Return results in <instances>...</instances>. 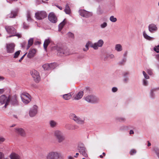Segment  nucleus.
I'll return each mask as SVG.
<instances>
[{
	"label": "nucleus",
	"instance_id": "nucleus-1",
	"mask_svg": "<svg viewBox=\"0 0 159 159\" xmlns=\"http://www.w3.org/2000/svg\"><path fill=\"white\" fill-rule=\"evenodd\" d=\"M45 159H63L61 153L57 151H51L47 153Z\"/></svg>",
	"mask_w": 159,
	"mask_h": 159
},
{
	"label": "nucleus",
	"instance_id": "nucleus-2",
	"mask_svg": "<svg viewBox=\"0 0 159 159\" xmlns=\"http://www.w3.org/2000/svg\"><path fill=\"white\" fill-rule=\"evenodd\" d=\"M5 28L7 33L9 34H12V35H10L9 36L7 37V38H10L14 36H16L19 38L21 37V34L18 33H16V30L13 27L6 26Z\"/></svg>",
	"mask_w": 159,
	"mask_h": 159
},
{
	"label": "nucleus",
	"instance_id": "nucleus-3",
	"mask_svg": "<svg viewBox=\"0 0 159 159\" xmlns=\"http://www.w3.org/2000/svg\"><path fill=\"white\" fill-rule=\"evenodd\" d=\"M53 135L59 143L62 142L65 140V136L62 131L59 130L57 129L54 130Z\"/></svg>",
	"mask_w": 159,
	"mask_h": 159
},
{
	"label": "nucleus",
	"instance_id": "nucleus-4",
	"mask_svg": "<svg viewBox=\"0 0 159 159\" xmlns=\"http://www.w3.org/2000/svg\"><path fill=\"white\" fill-rule=\"evenodd\" d=\"M34 43V38H30L28 41V43L25 41L22 42L20 44V46L22 49L28 50Z\"/></svg>",
	"mask_w": 159,
	"mask_h": 159
},
{
	"label": "nucleus",
	"instance_id": "nucleus-5",
	"mask_svg": "<svg viewBox=\"0 0 159 159\" xmlns=\"http://www.w3.org/2000/svg\"><path fill=\"white\" fill-rule=\"evenodd\" d=\"M84 98L86 102L92 103H97L99 101L98 98L93 95L86 96Z\"/></svg>",
	"mask_w": 159,
	"mask_h": 159
},
{
	"label": "nucleus",
	"instance_id": "nucleus-6",
	"mask_svg": "<svg viewBox=\"0 0 159 159\" xmlns=\"http://www.w3.org/2000/svg\"><path fill=\"white\" fill-rule=\"evenodd\" d=\"M70 118L74 120L76 123L79 125H83L84 123V120L76 116L73 113L70 115Z\"/></svg>",
	"mask_w": 159,
	"mask_h": 159
},
{
	"label": "nucleus",
	"instance_id": "nucleus-7",
	"mask_svg": "<svg viewBox=\"0 0 159 159\" xmlns=\"http://www.w3.org/2000/svg\"><path fill=\"white\" fill-rule=\"evenodd\" d=\"M10 100V97H7L4 95H2L0 97V103L2 104H5L4 106L5 108H6L8 105Z\"/></svg>",
	"mask_w": 159,
	"mask_h": 159
},
{
	"label": "nucleus",
	"instance_id": "nucleus-8",
	"mask_svg": "<svg viewBox=\"0 0 159 159\" xmlns=\"http://www.w3.org/2000/svg\"><path fill=\"white\" fill-rule=\"evenodd\" d=\"M20 97L22 101L25 104H28L31 101V97L27 93H22Z\"/></svg>",
	"mask_w": 159,
	"mask_h": 159
},
{
	"label": "nucleus",
	"instance_id": "nucleus-9",
	"mask_svg": "<svg viewBox=\"0 0 159 159\" xmlns=\"http://www.w3.org/2000/svg\"><path fill=\"white\" fill-rule=\"evenodd\" d=\"M79 14L82 16L88 18L92 16L93 13L92 12L88 11L84 9H80L79 10Z\"/></svg>",
	"mask_w": 159,
	"mask_h": 159
},
{
	"label": "nucleus",
	"instance_id": "nucleus-10",
	"mask_svg": "<svg viewBox=\"0 0 159 159\" xmlns=\"http://www.w3.org/2000/svg\"><path fill=\"white\" fill-rule=\"evenodd\" d=\"M38 111V107L36 105H34L30 109L29 114L30 117H33L37 114Z\"/></svg>",
	"mask_w": 159,
	"mask_h": 159
},
{
	"label": "nucleus",
	"instance_id": "nucleus-11",
	"mask_svg": "<svg viewBox=\"0 0 159 159\" xmlns=\"http://www.w3.org/2000/svg\"><path fill=\"white\" fill-rule=\"evenodd\" d=\"M57 55L59 56H64L72 54L74 53V50H56Z\"/></svg>",
	"mask_w": 159,
	"mask_h": 159
},
{
	"label": "nucleus",
	"instance_id": "nucleus-12",
	"mask_svg": "<svg viewBox=\"0 0 159 159\" xmlns=\"http://www.w3.org/2000/svg\"><path fill=\"white\" fill-rule=\"evenodd\" d=\"M33 78L34 81L36 83L40 80V77L39 73L36 70H34L30 72Z\"/></svg>",
	"mask_w": 159,
	"mask_h": 159
},
{
	"label": "nucleus",
	"instance_id": "nucleus-13",
	"mask_svg": "<svg viewBox=\"0 0 159 159\" xmlns=\"http://www.w3.org/2000/svg\"><path fill=\"white\" fill-rule=\"evenodd\" d=\"M47 16V14L44 11H38L35 13V16L37 19L42 20Z\"/></svg>",
	"mask_w": 159,
	"mask_h": 159
},
{
	"label": "nucleus",
	"instance_id": "nucleus-14",
	"mask_svg": "<svg viewBox=\"0 0 159 159\" xmlns=\"http://www.w3.org/2000/svg\"><path fill=\"white\" fill-rule=\"evenodd\" d=\"M19 11L18 8H16L12 10L11 13L7 15V18H15L16 16L17 15Z\"/></svg>",
	"mask_w": 159,
	"mask_h": 159
},
{
	"label": "nucleus",
	"instance_id": "nucleus-15",
	"mask_svg": "<svg viewBox=\"0 0 159 159\" xmlns=\"http://www.w3.org/2000/svg\"><path fill=\"white\" fill-rule=\"evenodd\" d=\"M48 19L51 22L53 23H55L57 21V18L53 12H51L49 14Z\"/></svg>",
	"mask_w": 159,
	"mask_h": 159
},
{
	"label": "nucleus",
	"instance_id": "nucleus-16",
	"mask_svg": "<svg viewBox=\"0 0 159 159\" xmlns=\"http://www.w3.org/2000/svg\"><path fill=\"white\" fill-rule=\"evenodd\" d=\"M148 28L149 31L151 33L156 31L157 30L156 25L153 23L149 25Z\"/></svg>",
	"mask_w": 159,
	"mask_h": 159
},
{
	"label": "nucleus",
	"instance_id": "nucleus-17",
	"mask_svg": "<svg viewBox=\"0 0 159 159\" xmlns=\"http://www.w3.org/2000/svg\"><path fill=\"white\" fill-rule=\"evenodd\" d=\"M15 132L22 136H25L26 135L24 129L21 128H16L15 129Z\"/></svg>",
	"mask_w": 159,
	"mask_h": 159
},
{
	"label": "nucleus",
	"instance_id": "nucleus-18",
	"mask_svg": "<svg viewBox=\"0 0 159 159\" xmlns=\"http://www.w3.org/2000/svg\"><path fill=\"white\" fill-rule=\"evenodd\" d=\"M84 94L83 92L82 91H81L79 92L77 94L74 95L73 96V100H78L80 99L83 96Z\"/></svg>",
	"mask_w": 159,
	"mask_h": 159
},
{
	"label": "nucleus",
	"instance_id": "nucleus-19",
	"mask_svg": "<svg viewBox=\"0 0 159 159\" xmlns=\"http://www.w3.org/2000/svg\"><path fill=\"white\" fill-rule=\"evenodd\" d=\"M78 149L79 152L81 154L85 157H88V155L86 153L87 151L86 148L84 147H80Z\"/></svg>",
	"mask_w": 159,
	"mask_h": 159
},
{
	"label": "nucleus",
	"instance_id": "nucleus-20",
	"mask_svg": "<svg viewBox=\"0 0 159 159\" xmlns=\"http://www.w3.org/2000/svg\"><path fill=\"white\" fill-rule=\"evenodd\" d=\"M103 43L104 42L102 39H99L97 42L95 43V50L98 49V48L102 47Z\"/></svg>",
	"mask_w": 159,
	"mask_h": 159
},
{
	"label": "nucleus",
	"instance_id": "nucleus-21",
	"mask_svg": "<svg viewBox=\"0 0 159 159\" xmlns=\"http://www.w3.org/2000/svg\"><path fill=\"white\" fill-rule=\"evenodd\" d=\"M11 159H21V157L20 155L15 152H13L10 155Z\"/></svg>",
	"mask_w": 159,
	"mask_h": 159
},
{
	"label": "nucleus",
	"instance_id": "nucleus-22",
	"mask_svg": "<svg viewBox=\"0 0 159 159\" xmlns=\"http://www.w3.org/2000/svg\"><path fill=\"white\" fill-rule=\"evenodd\" d=\"M11 100V102L14 106H17L19 105L17 98L16 96H14L12 97Z\"/></svg>",
	"mask_w": 159,
	"mask_h": 159
},
{
	"label": "nucleus",
	"instance_id": "nucleus-23",
	"mask_svg": "<svg viewBox=\"0 0 159 159\" xmlns=\"http://www.w3.org/2000/svg\"><path fill=\"white\" fill-rule=\"evenodd\" d=\"M50 126L52 128H54L57 126L58 125L57 122L54 120H50L49 121Z\"/></svg>",
	"mask_w": 159,
	"mask_h": 159
},
{
	"label": "nucleus",
	"instance_id": "nucleus-24",
	"mask_svg": "<svg viewBox=\"0 0 159 159\" xmlns=\"http://www.w3.org/2000/svg\"><path fill=\"white\" fill-rule=\"evenodd\" d=\"M143 35L144 38L147 40L152 41L154 39V38L153 37H151L148 35L145 31H143Z\"/></svg>",
	"mask_w": 159,
	"mask_h": 159
},
{
	"label": "nucleus",
	"instance_id": "nucleus-25",
	"mask_svg": "<svg viewBox=\"0 0 159 159\" xmlns=\"http://www.w3.org/2000/svg\"><path fill=\"white\" fill-rule=\"evenodd\" d=\"M36 50H30L27 55V57L29 58H31L35 55Z\"/></svg>",
	"mask_w": 159,
	"mask_h": 159
},
{
	"label": "nucleus",
	"instance_id": "nucleus-26",
	"mask_svg": "<svg viewBox=\"0 0 159 159\" xmlns=\"http://www.w3.org/2000/svg\"><path fill=\"white\" fill-rule=\"evenodd\" d=\"M15 45L14 43H11L7 44V50H14Z\"/></svg>",
	"mask_w": 159,
	"mask_h": 159
},
{
	"label": "nucleus",
	"instance_id": "nucleus-27",
	"mask_svg": "<svg viewBox=\"0 0 159 159\" xmlns=\"http://www.w3.org/2000/svg\"><path fill=\"white\" fill-rule=\"evenodd\" d=\"M65 19H64V20L60 23L58 25V31H61V30L63 28V26L65 25L66 22L65 21Z\"/></svg>",
	"mask_w": 159,
	"mask_h": 159
},
{
	"label": "nucleus",
	"instance_id": "nucleus-28",
	"mask_svg": "<svg viewBox=\"0 0 159 159\" xmlns=\"http://www.w3.org/2000/svg\"><path fill=\"white\" fill-rule=\"evenodd\" d=\"M50 42L49 39H46L44 41L43 44V47L45 50H46L48 45L50 43Z\"/></svg>",
	"mask_w": 159,
	"mask_h": 159
},
{
	"label": "nucleus",
	"instance_id": "nucleus-29",
	"mask_svg": "<svg viewBox=\"0 0 159 159\" xmlns=\"http://www.w3.org/2000/svg\"><path fill=\"white\" fill-rule=\"evenodd\" d=\"M156 90H159V88L157 89H152L151 90L150 92V96L151 98H153L155 97V95L154 93V92Z\"/></svg>",
	"mask_w": 159,
	"mask_h": 159
},
{
	"label": "nucleus",
	"instance_id": "nucleus-30",
	"mask_svg": "<svg viewBox=\"0 0 159 159\" xmlns=\"http://www.w3.org/2000/svg\"><path fill=\"white\" fill-rule=\"evenodd\" d=\"M72 96L70 93L65 94L63 95V98L66 100L70 99L71 98Z\"/></svg>",
	"mask_w": 159,
	"mask_h": 159
},
{
	"label": "nucleus",
	"instance_id": "nucleus-31",
	"mask_svg": "<svg viewBox=\"0 0 159 159\" xmlns=\"http://www.w3.org/2000/svg\"><path fill=\"white\" fill-rule=\"evenodd\" d=\"M103 13V11L101 7L100 6H99L97 9V13L98 15H101Z\"/></svg>",
	"mask_w": 159,
	"mask_h": 159
},
{
	"label": "nucleus",
	"instance_id": "nucleus-32",
	"mask_svg": "<svg viewBox=\"0 0 159 159\" xmlns=\"http://www.w3.org/2000/svg\"><path fill=\"white\" fill-rule=\"evenodd\" d=\"M64 11L66 14H69L70 12V7L68 6L67 3L66 4V6L65 9Z\"/></svg>",
	"mask_w": 159,
	"mask_h": 159
},
{
	"label": "nucleus",
	"instance_id": "nucleus-33",
	"mask_svg": "<svg viewBox=\"0 0 159 159\" xmlns=\"http://www.w3.org/2000/svg\"><path fill=\"white\" fill-rule=\"evenodd\" d=\"M42 67L45 70H48L50 69L49 64H44L43 65Z\"/></svg>",
	"mask_w": 159,
	"mask_h": 159
},
{
	"label": "nucleus",
	"instance_id": "nucleus-34",
	"mask_svg": "<svg viewBox=\"0 0 159 159\" xmlns=\"http://www.w3.org/2000/svg\"><path fill=\"white\" fill-rule=\"evenodd\" d=\"M107 26V23L106 22H104L100 24V26L101 29H103L106 27Z\"/></svg>",
	"mask_w": 159,
	"mask_h": 159
},
{
	"label": "nucleus",
	"instance_id": "nucleus-35",
	"mask_svg": "<svg viewBox=\"0 0 159 159\" xmlns=\"http://www.w3.org/2000/svg\"><path fill=\"white\" fill-rule=\"evenodd\" d=\"M63 49L62 46L61 45H57L55 46L53 48V50H62Z\"/></svg>",
	"mask_w": 159,
	"mask_h": 159
},
{
	"label": "nucleus",
	"instance_id": "nucleus-36",
	"mask_svg": "<svg viewBox=\"0 0 159 159\" xmlns=\"http://www.w3.org/2000/svg\"><path fill=\"white\" fill-rule=\"evenodd\" d=\"M49 65L50 69H54L57 66V64L56 63H51V64H49Z\"/></svg>",
	"mask_w": 159,
	"mask_h": 159
},
{
	"label": "nucleus",
	"instance_id": "nucleus-37",
	"mask_svg": "<svg viewBox=\"0 0 159 159\" xmlns=\"http://www.w3.org/2000/svg\"><path fill=\"white\" fill-rule=\"evenodd\" d=\"M67 35L69 38L72 39H73L74 38V34L72 32H69L67 33Z\"/></svg>",
	"mask_w": 159,
	"mask_h": 159
},
{
	"label": "nucleus",
	"instance_id": "nucleus-38",
	"mask_svg": "<svg viewBox=\"0 0 159 159\" xmlns=\"http://www.w3.org/2000/svg\"><path fill=\"white\" fill-rule=\"evenodd\" d=\"M110 20L112 22H115L117 21V19L116 17H114L113 16H111L109 18Z\"/></svg>",
	"mask_w": 159,
	"mask_h": 159
},
{
	"label": "nucleus",
	"instance_id": "nucleus-39",
	"mask_svg": "<svg viewBox=\"0 0 159 159\" xmlns=\"http://www.w3.org/2000/svg\"><path fill=\"white\" fill-rule=\"evenodd\" d=\"M115 50H122V46L120 44H117L115 46Z\"/></svg>",
	"mask_w": 159,
	"mask_h": 159
},
{
	"label": "nucleus",
	"instance_id": "nucleus-40",
	"mask_svg": "<svg viewBox=\"0 0 159 159\" xmlns=\"http://www.w3.org/2000/svg\"><path fill=\"white\" fill-rule=\"evenodd\" d=\"M88 44H89V47H90L93 48L95 50V47L94 46V43H93L91 41H88Z\"/></svg>",
	"mask_w": 159,
	"mask_h": 159
},
{
	"label": "nucleus",
	"instance_id": "nucleus-41",
	"mask_svg": "<svg viewBox=\"0 0 159 159\" xmlns=\"http://www.w3.org/2000/svg\"><path fill=\"white\" fill-rule=\"evenodd\" d=\"M107 57H109L110 58H113L114 57V56L112 54H107V56L105 57L104 60H106L107 59Z\"/></svg>",
	"mask_w": 159,
	"mask_h": 159
},
{
	"label": "nucleus",
	"instance_id": "nucleus-42",
	"mask_svg": "<svg viewBox=\"0 0 159 159\" xmlns=\"http://www.w3.org/2000/svg\"><path fill=\"white\" fill-rule=\"evenodd\" d=\"M20 50H19L16 52L14 54V56L13 57L14 58H17L20 55Z\"/></svg>",
	"mask_w": 159,
	"mask_h": 159
},
{
	"label": "nucleus",
	"instance_id": "nucleus-43",
	"mask_svg": "<svg viewBox=\"0 0 159 159\" xmlns=\"http://www.w3.org/2000/svg\"><path fill=\"white\" fill-rule=\"evenodd\" d=\"M154 151L157 157H159V148H154Z\"/></svg>",
	"mask_w": 159,
	"mask_h": 159
},
{
	"label": "nucleus",
	"instance_id": "nucleus-44",
	"mask_svg": "<svg viewBox=\"0 0 159 159\" xmlns=\"http://www.w3.org/2000/svg\"><path fill=\"white\" fill-rule=\"evenodd\" d=\"M143 85L144 86H147L148 84V81L145 79L143 80Z\"/></svg>",
	"mask_w": 159,
	"mask_h": 159
},
{
	"label": "nucleus",
	"instance_id": "nucleus-45",
	"mask_svg": "<svg viewBox=\"0 0 159 159\" xmlns=\"http://www.w3.org/2000/svg\"><path fill=\"white\" fill-rule=\"evenodd\" d=\"M143 73L144 78L146 79H149V76L144 71H143Z\"/></svg>",
	"mask_w": 159,
	"mask_h": 159
},
{
	"label": "nucleus",
	"instance_id": "nucleus-46",
	"mask_svg": "<svg viewBox=\"0 0 159 159\" xmlns=\"http://www.w3.org/2000/svg\"><path fill=\"white\" fill-rule=\"evenodd\" d=\"M41 43L40 41H35L34 42V45L35 46H39L41 44Z\"/></svg>",
	"mask_w": 159,
	"mask_h": 159
},
{
	"label": "nucleus",
	"instance_id": "nucleus-47",
	"mask_svg": "<svg viewBox=\"0 0 159 159\" xmlns=\"http://www.w3.org/2000/svg\"><path fill=\"white\" fill-rule=\"evenodd\" d=\"M71 126H72V125L71 124H67L65 125L66 128L68 129H72L71 128Z\"/></svg>",
	"mask_w": 159,
	"mask_h": 159
},
{
	"label": "nucleus",
	"instance_id": "nucleus-48",
	"mask_svg": "<svg viewBox=\"0 0 159 159\" xmlns=\"http://www.w3.org/2000/svg\"><path fill=\"white\" fill-rule=\"evenodd\" d=\"M147 72L149 75H151L153 74L152 70L151 69H147Z\"/></svg>",
	"mask_w": 159,
	"mask_h": 159
},
{
	"label": "nucleus",
	"instance_id": "nucleus-49",
	"mask_svg": "<svg viewBox=\"0 0 159 159\" xmlns=\"http://www.w3.org/2000/svg\"><path fill=\"white\" fill-rule=\"evenodd\" d=\"M27 20L28 21H30L31 20L30 15V13H28L27 15Z\"/></svg>",
	"mask_w": 159,
	"mask_h": 159
},
{
	"label": "nucleus",
	"instance_id": "nucleus-50",
	"mask_svg": "<svg viewBox=\"0 0 159 159\" xmlns=\"http://www.w3.org/2000/svg\"><path fill=\"white\" fill-rule=\"evenodd\" d=\"M136 150L134 149H132L130 152V153L131 155H133L134 154L136 153Z\"/></svg>",
	"mask_w": 159,
	"mask_h": 159
},
{
	"label": "nucleus",
	"instance_id": "nucleus-51",
	"mask_svg": "<svg viewBox=\"0 0 159 159\" xmlns=\"http://www.w3.org/2000/svg\"><path fill=\"white\" fill-rule=\"evenodd\" d=\"M111 90L113 93L116 92L117 91L118 89L116 87H113L112 88Z\"/></svg>",
	"mask_w": 159,
	"mask_h": 159
},
{
	"label": "nucleus",
	"instance_id": "nucleus-52",
	"mask_svg": "<svg viewBox=\"0 0 159 159\" xmlns=\"http://www.w3.org/2000/svg\"><path fill=\"white\" fill-rule=\"evenodd\" d=\"M118 120L120 122H123L125 121V119L124 117H120L118 118Z\"/></svg>",
	"mask_w": 159,
	"mask_h": 159
},
{
	"label": "nucleus",
	"instance_id": "nucleus-53",
	"mask_svg": "<svg viewBox=\"0 0 159 159\" xmlns=\"http://www.w3.org/2000/svg\"><path fill=\"white\" fill-rule=\"evenodd\" d=\"M5 140V139L2 137H0V143H1Z\"/></svg>",
	"mask_w": 159,
	"mask_h": 159
},
{
	"label": "nucleus",
	"instance_id": "nucleus-54",
	"mask_svg": "<svg viewBox=\"0 0 159 159\" xmlns=\"http://www.w3.org/2000/svg\"><path fill=\"white\" fill-rule=\"evenodd\" d=\"M28 25L25 22L23 24V28L25 29H27L28 28Z\"/></svg>",
	"mask_w": 159,
	"mask_h": 159
},
{
	"label": "nucleus",
	"instance_id": "nucleus-55",
	"mask_svg": "<svg viewBox=\"0 0 159 159\" xmlns=\"http://www.w3.org/2000/svg\"><path fill=\"white\" fill-rule=\"evenodd\" d=\"M27 53H25L20 59L19 60V61L20 62L22 60L24 59V57H25V56L26 54Z\"/></svg>",
	"mask_w": 159,
	"mask_h": 159
},
{
	"label": "nucleus",
	"instance_id": "nucleus-56",
	"mask_svg": "<svg viewBox=\"0 0 159 159\" xmlns=\"http://www.w3.org/2000/svg\"><path fill=\"white\" fill-rule=\"evenodd\" d=\"M126 61V59L125 58L123 59L120 62V64H123Z\"/></svg>",
	"mask_w": 159,
	"mask_h": 159
},
{
	"label": "nucleus",
	"instance_id": "nucleus-57",
	"mask_svg": "<svg viewBox=\"0 0 159 159\" xmlns=\"http://www.w3.org/2000/svg\"><path fill=\"white\" fill-rule=\"evenodd\" d=\"M4 157V154L1 152H0V159H2V158H3Z\"/></svg>",
	"mask_w": 159,
	"mask_h": 159
},
{
	"label": "nucleus",
	"instance_id": "nucleus-58",
	"mask_svg": "<svg viewBox=\"0 0 159 159\" xmlns=\"http://www.w3.org/2000/svg\"><path fill=\"white\" fill-rule=\"evenodd\" d=\"M153 50H159V44L153 48Z\"/></svg>",
	"mask_w": 159,
	"mask_h": 159
},
{
	"label": "nucleus",
	"instance_id": "nucleus-59",
	"mask_svg": "<svg viewBox=\"0 0 159 159\" xmlns=\"http://www.w3.org/2000/svg\"><path fill=\"white\" fill-rule=\"evenodd\" d=\"M5 91V90L4 89H0V94L3 93Z\"/></svg>",
	"mask_w": 159,
	"mask_h": 159
},
{
	"label": "nucleus",
	"instance_id": "nucleus-60",
	"mask_svg": "<svg viewBox=\"0 0 159 159\" xmlns=\"http://www.w3.org/2000/svg\"><path fill=\"white\" fill-rule=\"evenodd\" d=\"M5 79L4 77L2 76H0V81H2Z\"/></svg>",
	"mask_w": 159,
	"mask_h": 159
},
{
	"label": "nucleus",
	"instance_id": "nucleus-61",
	"mask_svg": "<svg viewBox=\"0 0 159 159\" xmlns=\"http://www.w3.org/2000/svg\"><path fill=\"white\" fill-rule=\"evenodd\" d=\"M89 44H88V42L86 43V45H85V47L87 49H88L89 48Z\"/></svg>",
	"mask_w": 159,
	"mask_h": 159
},
{
	"label": "nucleus",
	"instance_id": "nucleus-62",
	"mask_svg": "<svg viewBox=\"0 0 159 159\" xmlns=\"http://www.w3.org/2000/svg\"><path fill=\"white\" fill-rule=\"evenodd\" d=\"M129 79L128 78H125L124 79V81L125 82H127L128 80Z\"/></svg>",
	"mask_w": 159,
	"mask_h": 159
},
{
	"label": "nucleus",
	"instance_id": "nucleus-63",
	"mask_svg": "<svg viewBox=\"0 0 159 159\" xmlns=\"http://www.w3.org/2000/svg\"><path fill=\"white\" fill-rule=\"evenodd\" d=\"M73 157L71 156H69L68 157V159H73Z\"/></svg>",
	"mask_w": 159,
	"mask_h": 159
},
{
	"label": "nucleus",
	"instance_id": "nucleus-64",
	"mask_svg": "<svg viewBox=\"0 0 159 159\" xmlns=\"http://www.w3.org/2000/svg\"><path fill=\"white\" fill-rule=\"evenodd\" d=\"M134 134V131L132 130H131L130 131V132H129V134Z\"/></svg>",
	"mask_w": 159,
	"mask_h": 159
}]
</instances>
